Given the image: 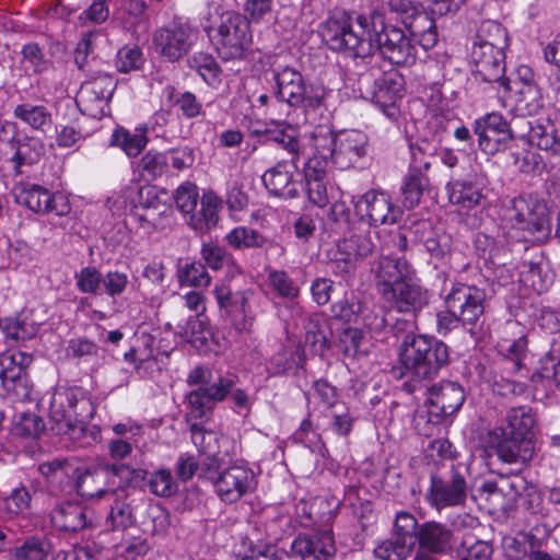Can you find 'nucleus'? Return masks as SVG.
<instances>
[{"mask_svg":"<svg viewBox=\"0 0 560 560\" xmlns=\"http://www.w3.org/2000/svg\"><path fill=\"white\" fill-rule=\"evenodd\" d=\"M322 36L330 49L348 52L354 59L358 75L375 77L381 72L374 57L376 49L398 66L413 65L417 59L411 39L401 28L386 24L378 10L364 14L336 9L323 24Z\"/></svg>","mask_w":560,"mask_h":560,"instance_id":"f257e3e1","label":"nucleus"},{"mask_svg":"<svg viewBox=\"0 0 560 560\" xmlns=\"http://www.w3.org/2000/svg\"><path fill=\"white\" fill-rule=\"evenodd\" d=\"M448 347L444 342L427 335H406L399 360L401 375L409 377L404 386L408 392L421 390L448 364Z\"/></svg>","mask_w":560,"mask_h":560,"instance_id":"f03ea898","label":"nucleus"},{"mask_svg":"<svg viewBox=\"0 0 560 560\" xmlns=\"http://www.w3.org/2000/svg\"><path fill=\"white\" fill-rule=\"evenodd\" d=\"M77 475L74 488L84 498L101 499L109 492L122 488L129 477L144 479L147 471L131 469L127 465L112 464L106 460H98L84 470L75 468Z\"/></svg>","mask_w":560,"mask_h":560,"instance_id":"7ed1b4c3","label":"nucleus"},{"mask_svg":"<svg viewBox=\"0 0 560 560\" xmlns=\"http://www.w3.org/2000/svg\"><path fill=\"white\" fill-rule=\"evenodd\" d=\"M276 82L275 95L289 106L302 108L306 114L325 104L328 91L322 84L306 81L303 74L291 66H277L272 69Z\"/></svg>","mask_w":560,"mask_h":560,"instance_id":"20e7f679","label":"nucleus"},{"mask_svg":"<svg viewBox=\"0 0 560 560\" xmlns=\"http://www.w3.org/2000/svg\"><path fill=\"white\" fill-rule=\"evenodd\" d=\"M468 467L451 463L431 475L427 501L438 511L464 505L468 493Z\"/></svg>","mask_w":560,"mask_h":560,"instance_id":"39448f33","label":"nucleus"},{"mask_svg":"<svg viewBox=\"0 0 560 560\" xmlns=\"http://www.w3.org/2000/svg\"><path fill=\"white\" fill-rule=\"evenodd\" d=\"M511 228L544 237L550 233V215L546 201L537 195H521L511 200L503 211Z\"/></svg>","mask_w":560,"mask_h":560,"instance_id":"423d86ee","label":"nucleus"},{"mask_svg":"<svg viewBox=\"0 0 560 560\" xmlns=\"http://www.w3.org/2000/svg\"><path fill=\"white\" fill-rule=\"evenodd\" d=\"M213 38L217 52L223 60H240L250 49L253 32L241 13L228 11L221 15Z\"/></svg>","mask_w":560,"mask_h":560,"instance_id":"0eeeda50","label":"nucleus"},{"mask_svg":"<svg viewBox=\"0 0 560 560\" xmlns=\"http://www.w3.org/2000/svg\"><path fill=\"white\" fill-rule=\"evenodd\" d=\"M198 39V30L189 22L175 19L160 26L152 34L156 55L171 63L178 62L189 54Z\"/></svg>","mask_w":560,"mask_h":560,"instance_id":"6e6552de","label":"nucleus"},{"mask_svg":"<svg viewBox=\"0 0 560 560\" xmlns=\"http://www.w3.org/2000/svg\"><path fill=\"white\" fill-rule=\"evenodd\" d=\"M385 4L399 18L410 36L417 39L424 50L436 45L439 34L435 21L420 3L412 0H385Z\"/></svg>","mask_w":560,"mask_h":560,"instance_id":"1a4fd4ad","label":"nucleus"},{"mask_svg":"<svg viewBox=\"0 0 560 560\" xmlns=\"http://www.w3.org/2000/svg\"><path fill=\"white\" fill-rule=\"evenodd\" d=\"M355 215L361 222H366L369 228L384 224H394L402 215L388 194L370 190L358 199H352Z\"/></svg>","mask_w":560,"mask_h":560,"instance_id":"9d476101","label":"nucleus"},{"mask_svg":"<svg viewBox=\"0 0 560 560\" xmlns=\"http://www.w3.org/2000/svg\"><path fill=\"white\" fill-rule=\"evenodd\" d=\"M487 293L475 284L456 283L444 299L446 307L452 308L463 325L475 326L485 313Z\"/></svg>","mask_w":560,"mask_h":560,"instance_id":"9b49d317","label":"nucleus"},{"mask_svg":"<svg viewBox=\"0 0 560 560\" xmlns=\"http://www.w3.org/2000/svg\"><path fill=\"white\" fill-rule=\"evenodd\" d=\"M14 196L16 202L36 213H55L58 217H63L71 211L69 201L62 194H54L37 184L21 183L16 185Z\"/></svg>","mask_w":560,"mask_h":560,"instance_id":"f8f14e48","label":"nucleus"},{"mask_svg":"<svg viewBox=\"0 0 560 560\" xmlns=\"http://www.w3.org/2000/svg\"><path fill=\"white\" fill-rule=\"evenodd\" d=\"M491 448L502 464L511 467V472L520 474L534 459L536 455V441L494 432L491 438Z\"/></svg>","mask_w":560,"mask_h":560,"instance_id":"ddd939ff","label":"nucleus"},{"mask_svg":"<svg viewBox=\"0 0 560 560\" xmlns=\"http://www.w3.org/2000/svg\"><path fill=\"white\" fill-rule=\"evenodd\" d=\"M95 413V406L81 387H70L55 393L50 404L51 419L86 421Z\"/></svg>","mask_w":560,"mask_h":560,"instance_id":"4468645a","label":"nucleus"},{"mask_svg":"<svg viewBox=\"0 0 560 560\" xmlns=\"http://www.w3.org/2000/svg\"><path fill=\"white\" fill-rule=\"evenodd\" d=\"M509 121L497 112L488 113L474 121V133L477 136L479 149L489 155L503 150L512 140Z\"/></svg>","mask_w":560,"mask_h":560,"instance_id":"2eb2a0df","label":"nucleus"},{"mask_svg":"<svg viewBox=\"0 0 560 560\" xmlns=\"http://www.w3.org/2000/svg\"><path fill=\"white\" fill-rule=\"evenodd\" d=\"M381 296L392 308L412 316L429 303V292L416 275L396 283Z\"/></svg>","mask_w":560,"mask_h":560,"instance_id":"dca6fc26","label":"nucleus"},{"mask_svg":"<svg viewBox=\"0 0 560 560\" xmlns=\"http://www.w3.org/2000/svg\"><path fill=\"white\" fill-rule=\"evenodd\" d=\"M237 381L234 374L220 375L215 381L191 390L187 396L191 417L198 419L210 412L217 402L228 397Z\"/></svg>","mask_w":560,"mask_h":560,"instance_id":"f3484780","label":"nucleus"},{"mask_svg":"<svg viewBox=\"0 0 560 560\" xmlns=\"http://www.w3.org/2000/svg\"><path fill=\"white\" fill-rule=\"evenodd\" d=\"M218 497L225 503H234L256 488L254 471L243 465H232L221 471L213 486Z\"/></svg>","mask_w":560,"mask_h":560,"instance_id":"a211bd4d","label":"nucleus"},{"mask_svg":"<svg viewBox=\"0 0 560 560\" xmlns=\"http://www.w3.org/2000/svg\"><path fill=\"white\" fill-rule=\"evenodd\" d=\"M470 57L476 79L510 89V80L505 77V51L489 46L472 47Z\"/></svg>","mask_w":560,"mask_h":560,"instance_id":"6ab92c4d","label":"nucleus"},{"mask_svg":"<svg viewBox=\"0 0 560 560\" xmlns=\"http://www.w3.org/2000/svg\"><path fill=\"white\" fill-rule=\"evenodd\" d=\"M428 395L431 416L444 418L456 413L465 401L464 388L455 382H442L439 385L422 386Z\"/></svg>","mask_w":560,"mask_h":560,"instance_id":"aec40b11","label":"nucleus"},{"mask_svg":"<svg viewBox=\"0 0 560 560\" xmlns=\"http://www.w3.org/2000/svg\"><path fill=\"white\" fill-rule=\"evenodd\" d=\"M32 358L20 351L2 353V377L0 386L7 394L16 397L27 396V376L25 369Z\"/></svg>","mask_w":560,"mask_h":560,"instance_id":"412c9836","label":"nucleus"},{"mask_svg":"<svg viewBox=\"0 0 560 560\" xmlns=\"http://www.w3.org/2000/svg\"><path fill=\"white\" fill-rule=\"evenodd\" d=\"M291 549L302 558L312 557L314 560H335L337 552L330 529L300 534L294 538Z\"/></svg>","mask_w":560,"mask_h":560,"instance_id":"4be33fe9","label":"nucleus"},{"mask_svg":"<svg viewBox=\"0 0 560 560\" xmlns=\"http://www.w3.org/2000/svg\"><path fill=\"white\" fill-rule=\"evenodd\" d=\"M497 348L500 354L512 361L513 369L520 371L527 355V338L524 327L517 322H506L500 328Z\"/></svg>","mask_w":560,"mask_h":560,"instance_id":"5701e85b","label":"nucleus"},{"mask_svg":"<svg viewBox=\"0 0 560 560\" xmlns=\"http://www.w3.org/2000/svg\"><path fill=\"white\" fill-rule=\"evenodd\" d=\"M373 271L376 289L380 294H383L396 285V283L416 275L415 268L405 257H393L390 255H382Z\"/></svg>","mask_w":560,"mask_h":560,"instance_id":"b1692460","label":"nucleus"},{"mask_svg":"<svg viewBox=\"0 0 560 560\" xmlns=\"http://www.w3.org/2000/svg\"><path fill=\"white\" fill-rule=\"evenodd\" d=\"M116 82L109 74H100L91 80L81 84L78 92L77 104L83 110L93 114L102 109L109 98L112 97Z\"/></svg>","mask_w":560,"mask_h":560,"instance_id":"393cba45","label":"nucleus"},{"mask_svg":"<svg viewBox=\"0 0 560 560\" xmlns=\"http://www.w3.org/2000/svg\"><path fill=\"white\" fill-rule=\"evenodd\" d=\"M417 541L420 549L432 555L443 556L454 549L455 535L446 524L428 521L419 525Z\"/></svg>","mask_w":560,"mask_h":560,"instance_id":"a878e982","label":"nucleus"},{"mask_svg":"<svg viewBox=\"0 0 560 560\" xmlns=\"http://www.w3.org/2000/svg\"><path fill=\"white\" fill-rule=\"evenodd\" d=\"M298 170L295 161H279L264 173L261 179L270 194L283 199H293L299 196L298 185L293 179Z\"/></svg>","mask_w":560,"mask_h":560,"instance_id":"bb28decb","label":"nucleus"},{"mask_svg":"<svg viewBox=\"0 0 560 560\" xmlns=\"http://www.w3.org/2000/svg\"><path fill=\"white\" fill-rule=\"evenodd\" d=\"M368 149L369 139L362 131H340L334 164L340 170L349 168L368 154Z\"/></svg>","mask_w":560,"mask_h":560,"instance_id":"cd10ccee","label":"nucleus"},{"mask_svg":"<svg viewBox=\"0 0 560 560\" xmlns=\"http://www.w3.org/2000/svg\"><path fill=\"white\" fill-rule=\"evenodd\" d=\"M218 304L228 316L237 331H243L250 325L248 320V293L246 291L232 292L226 287L215 289Z\"/></svg>","mask_w":560,"mask_h":560,"instance_id":"c85d7f7f","label":"nucleus"},{"mask_svg":"<svg viewBox=\"0 0 560 560\" xmlns=\"http://www.w3.org/2000/svg\"><path fill=\"white\" fill-rule=\"evenodd\" d=\"M402 97V82L397 74H386L377 83L373 102L375 106L390 120L399 116L398 101Z\"/></svg>","mask_w":560,"mask_h":560,"instance_id":"c756f323","label":"nucleus"},{"mask_svg":"<svg viewBox=\"0 0 560 560\" xmlns=\"http://www.w3.org/2000/svg\"><path fill=\"white\" fill-rule=\"evenodd\" d=\"M200 208L186 214V223L196 232L205 233L218 224L222 199L209 190L200 198Z\"/></svg>","mask_w":560,"mask_h":560,"instance_id":"7c9ffc66","label":"nucleus"},{"mask_svg":"<svg viewBox=\"0 0 560 560\" xmlns=\"http://www.w3.org/2000/svg\"><path fill=\"white\" fill-rule=\"evenodd\" d=\"M536 421V415L530 407H514L506 412L503 424L495 432L536 441L534 431Z\"/></svg>","mask_w":560,"mask_h":560,"instance_id":"2f4dec72","label":"nucleus"},{"mask_svg":"<svg viewBox=\"0 0 560 560\" xmlns=\"http://www.w3.org/2000/svg\"><path fill=\"white\" fill-rule=\"evenodd\" d=\"M374 249L375 243L370 229L363 232H354L338 243V250L341 256H345L343 265L348 267V272H353L354 262L366 258Z\"/></svg>","mask_w":560,"mask_h":560,"instance_id":"473e14b6","label":"nucleus"},{"mask_svg":"<svg viewBox=\"0 0 560 560\" xmlns=\"http://www.w3.org/2000/svg\"><path fill=\"white\" fill-rule=\"evenodd\" d=\"M13 151L10 161L13 163L15 175L23 173L22 167L36 164L45 152L44 143L34 137H19L10 141Z\"/></svg>","mask_w":560,"mask_h":560,"instance_id":"72a5a7b5","label":"nucleus"},{"mask_svg":"<svg viewBox=\"0 0 560 560\" xmlns=\"http://www.w3.org/2000/svg\"><path fill=\"white\" fill-rule=\"evenodd\" d=\"M50 518L55 527L66 532L84 529L91 523L88 510L69 501L57 504L50 513Z\"/></svg>","mask_w":560,"mask_h":560,"instance_id":"f704fd0d","label":"nucleus"},{"mask_svg":"<svg viewBox=\"0 0 560 560\" xmlns=\"http://www.w3.org/2000/svg\"><path fill=\"white\" fill-rule=\"evenodd\" d=\"M58 433L68 436L75 447H88L101 439V429L96 424L72 419H52Z\"/></svg>","mask_w":560,"mask_h":560,"instance_id":"c9c22d12","label":"nucleus"},{"mask_svg":"<svg viewBox=\"0 0 560 560\" xmlns=\"http://www.w3.org/2000/svg\"><path fill=\"white\" fill-rule=\"evenodd\" d=\"M326 170L324 164L320 165L315 160H308L304 167L307 198L310 202L319 208L325 207L329 201L325 180Z\"/></svg>","mask_w":560,"mask_h":560,"instance_id":"e433bc0d","label":"nucleus"},{"mask_svg":"<svg viewBox=\"0 0 560 560\" xmlns=\"http://www.w3.org/2000/svg\"><path fill=\"white\" fill-rule=\"evenodd\" d=\"M338 138L339 132H335L328 126L316 127L311 133L314 155L308 160H315L320 165L324 164V167L329 163L334 164Z\"/></svg>","mask_w":560,"mask_h":560,"instance_id":"4c0bfd02","label":"nucleus"},{"mask_svg":"<svg viewBox=\"0 0 560 560\" xmlns=\"http://www.w3.org/2000/svg\"><path fill=\"white\" fill-rule=\"evenodd\" d=\"M491 47L492 49L505 51L509 46L506 28L499 22L486 20L477 28L472 47Z\"/></svg>","mask_w":560,"mask_h":560,"instance_id":"58836bf2","label":"nucleus"},{"mask_svg":"<svg viewBox=\"0 0 560 560\" xmlns=\"http://www.w3.org/2000/svg\"><path fill=\"white\" fill-rule=\"evenodd\" d=\"M447 192L451 203L466 210L479 206L483 199L481 189L477 184L465 179L451 180L447 185Z\"/></svg>","mask_w":560,"mask_h":560,"instance_id":"ea45409f","label":"nucleus"},{"mask_svg":"<svg viewBox=\"0 0 560 560\" xmlns=\"http://www.w3.org/2000/svg\"><path fill=\"white\" fill-rule=\"evenodd\" d=\"M528 143L551 154L560 156V140L550 119H535Z\"/></svg>","mask_w":560,"mask_h":560,"instance_id":"a19ab883","label":"nucleus"},{"mask_svg":"<svg viewBox=\"0 0 560 560\" xmlns=\"http://www.w3.org/2000/svg\"><path fill=\"white\" fill-rule=\"evenodd\" d=\"M430 186L428 174L421 172L408 171L404 177L400 188L402 205L407 209L417 207L422 198L424 190Z\"/></svg>","mask_w":560,"mask_h":560,"instance_id":"79ce46f5","label":"nucleus"},{"mask_svg":"<svg viewBox=\"0 0 560 560\" xmlns=\"http://www.w3.org/2000/svg\"><path fill=\"white\" fill-rule=\"evenodd\" d=\"M147 143V128H138L135 132L119 128L112 136V144L119 147L129 158L138 156Z\"/></svg>","mask_w":560,"mask_h":560,"instance_id":"37998d69","label":"nucleus"},{"mask_svg":"<svg viewBox=\"0 0 560 560\" xmlns=\"http://www.w3.org/2000/svg\"><path fill=\"white\" fill-rule=\"evenodd\" d=\"M305 343L314 353L322 354L329 348V329L325 320L317 314L311 315L304 323Z\"/></svg>","mask_w":560,"mask_h":560,"instance_id":"c03bdc74","label":"nucleus"},{"mask_svg":"<svg viewBox=\"0 0 560 560\" xmlns=\"http://www.w3.org/2000/svg\"><path fill=\"white\" fill-rule=\"evenodd\" d=\"M361 307H363V298L354 293H346L330 305V313L338 322L357 324L360 322Z\"/></svg>","mask_w":560,"mask_h":560,"instance_id":"a18cd8bd","label":"nucleus"},{"mask_svg":"<svg viewBox=\"0 0 560 560\" xmlns=\"http://www.w3.org/2000/svg\"><path fill=\"white\" fill-rule=\"evenodd\" d=\"M542 98L537 85L522 83L515 94V112L521 116H534L542 108Z\"/></svg>","mask_w":560,"mask_h":560,"instance_id":"49530a36","label":"nucleus"},{"mask_svg":"<svg viewBox=\"0 0 560 560\" xmlns=\"http://www.w3.org/2000/svg\"><path fill=\"white\" fill-rule=\"evenodd\" d=\"M14 116L23 122L30 125L33 129L44 131L51 125L52 118L50 112L43 105H33L24 103L18 105L13 110Z\"/></svg>","mask_w":560,"mask_h":560,"instance_id":"de8ad7c7","label":"nucleus"},{"mask_svg":"<svg viewBox=\"0 0 560 560\" xmlns=\"http://www.w3.org/2000/svg\"><path fill=\"white\" fill-rule=\"evenodd\" d=\"M225 240L234 249L261 248L270 243L267 237L258 231L247 226H237L233 229L225 236Z\"/></svg>","mask_w":560,"mask_h":560,"instance_id":"09e8293b","label":"nucleus"},{"mask_svg":"<svg viewBox=\"0 0 560 560\" xmlns=\"http://www.w3.org/2000/svg\"><path fill=\"white\" fill-rule=\"evenodd\" d=\"M410 162L408 171L428 173L434 158L435 147L427 139L409 144Z\"/></svg>","mask_w":560,"mask_h":560,"instance_id":"8fccbe9b","label":"nucleus"},{"mask_svg":"<svg viewBox=\"0 0 560 560\" xmlns=\"http://www.w3.org/2000/svg\"><path fill=\"white\" fill-rule=\"evenodd\" d=\"M187 65L195 70L208 84L213 85L219 81L221 72L215 59L207 52H196L188 58Z\"/></svg>","mask_w":560,"mask_h":560,"instance_id":"3c124183","label":"nucleus"},{"mask_svg":"<svg viewBox=\"0 0 560 560\" xmlns=\"http://www.w3.org/2000/svg\"><path fill=\"white\" fill-rule=\"evenodd\" d=\"M413 549V542L393 537L382 541L374 549V556L380 560H406Z\"/></svg>","mask_w":560,"mask_h":560,"instance_id":"603ef678","label":"nucleus"},{"mask_svg":"<svg viewBox=\"0 0 560 560\" xmlns=\"http://www.w3.org/2000/svg\"><path fill=\"white\" fill-rule=\"evenodd\" d=\"M148 487L151 493L161 498H170L178 490L171 470L166 468L153 471L148 479Z\"/></svg>","mask_w":560,"mask_h":560,"instance_id":"864d4df0","label":"nucleus"},{"mask_svg":"<svg viewBox=\"0 0 560 560\" xmlns=\"http://www.w3.org/2000/svg\"><path fill=\"white\" fill-rule=\"evenodd\" d=\"M168 166L166 153L149 151L139 161L138 168L145 179H155L162 176Z\"/></svg>","mask_w":560,"mask_h":560,"instance_id":"5fc2aeb1","label":"nucleus"},{"mask_svg":"<svg viewBox=\"0 0 560 560\" xmlns=\"http://www.w3.org/2000/svg\"><path fill=\"white\" fill-rule=\"evenodd\" d=\"M144 63L143 54L140 47L126 45L116 55L115 66L121 73L139 70Z\"/></svg>","mask_w":560,"mask_h":560,"instance_id":"6e6d98bb","label":"nucleus"},{"mask_svg":"<svg viewBox=\"0 0 560 560\" xmlns=\"http://www.w3.org/2000/svg\"><path fill=\"white\" fill-rule=\"evenodd\" d=\"M178 280L182 285L203 288L210 283V276L200 262L186 264L179 269Z\"/></svg>","mask_w":560,"mask_h":560,"instance_id":"4d7b16f0","label":"nucleus"},{"mask_svg":"<svg viewBox=\"0 0 560 560\" xmlns=\"http://www.w3.org/2000/svg\"><path fill=\"white\" fill-rule=\"evenodd\" d=\"M275 0H245L242 15L248 24H259L272 14Z\"/></svg>","mask_w":560,"mask_h":560,"instance_id":"13d9d810","label":"nucleus"},{"mask_svg":"<svg viewBox=\"0 0 560 560\" xmlns=\"http://www.w3.org/2000/svg\"><path fill=\"white\" fill-rule=\"evenodd\" d=\"M419 526L416 517L407 512L401 511L396 514L394 522V536L408 542H416Z\"/></svg>","mask_w":560,"mask_h":560,"instance_id":"bf43d9fd","label":"nucleus"},{"mask_svg":"<svg viewBox=\"0 0 560 560\" xmlns=\"http://www.w3.org/2000/svg\"><path fill=\"white\" fill-rule=\"evenodd\" d=\"M270 285L277 293L288 300H295L300 295V288L285 271L273 270L268 275Z\"/></svg>","mask_w":560,"mask_h":560,"instance_id":"052dcab7","label":"nucleus"},{"mask_svg":"<svg viewBox=\"0 0 560 560\" xmlns=\"http://www.w3.org/2000/svg\"><path fill=\"white\" fill-rule=\"evenodd\" d=\"M198 202L199 194L196 184L186 182L176 189L175 203L185 217L197 208Z\"/></svg>","mask_w":560,"mask_h":560,"instance_id":"680f3d73","label":"nucleus"},{"mask_svg":"<svg viewBox=\"0 0 560 560\" xmlns=\"http://www.w3.org/2000/svg\"><path fill=\"white\" fill-rule=\"evenodd\" d=\"M360 322L371 330H382L386 324L383 308L376 305L373 300L363 298V307H361L360 311Z\"/></svg>","mask_w":560,"mask_h":560,"instance_id":"e2e57ef3","label":"nucleus"},{"mask_svg":"<svg viewBox=\"0 0 560 560\" xmlns=\"http://www.w3.org/2000/svg\"><path fill=\"white\" fill-rule=\"evenodd\" d=\"M2 331L7 338L13 340H27L36 335L37 327L18 318H8L3 322Z\"/></svg>","mask_w":560,"mask_h":560,"instance_id":"0e129e2a","label":"nucleus"},{"mask_svg":"<svg viewBox=\"0 0 560 560\" xmlns=\"http://www.w3.org/2000/svg\"><path fill=\"white\" fill-rule=\"evenodd\" d=\"M311 416L312 413L310 412L308 417L301 422L300 428L295 432V438L301 442L306 443L313 452H317L324 456L326 447L320 439V435L314 428Z\"/></svg>","mask_w":560,"mask_h":560,"instance_id":"69168bd1","label":"nucleus"},{"mask_svg":"<svg viewBox=\"0 0 560 560\" xmlns=\"http://www.w3.org/2000/svg\"><path fill=\"white\" fill-rule=\"evenodd\" d=\"M423 245L431 257L441 261L446 259L452 249L451 236L447 234L430 233L423 240Z\"/></svg>","mask_w":560,"mask_h":560,"instance_id":"338daca9","label":"nucleus"},{"mask_svg":"<svg viewBox=\"0 0 560 560\" xmlns=\"http://www.w3.org/2000/svg\"><path fill=\"white\" fill-rule=\"evenodd\" d=\"M108 521L113 529H126L133 525L135 516L130 503L116 501L110 509Z\"/></svg>","mask_w":560,"mask_h":560,"instance_id":"774afa93","label":"nucleus"}]
</instances>
